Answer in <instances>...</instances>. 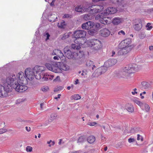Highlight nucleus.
Here are the masks:
<instances>
[{"label": "nucleus", "mask_w": 153, "mask_h": 153, "mask_svg": "<svg viewBox=\"0 0 153 153\" xmlns=\"http://www.w3.org/2000/svg\"><path fill=\"white\" fill-rule=\"evenodd\" d=\"M1 82L3 83H5L7 86L9 85L11 88L13 87L16 91L19 92L25 91L28 88L27 86L22 85L20 83L18 80L15 78V75L9 76L6 79H2Z\"/></svg>", "instance_id": "nucleus-1"}, {"label": "nucleus", "mask_w": 153, "mask_h": 153, "mask_svg": "<svg viewBox=\"0 0 153 153\" xmlns=\"http://www.w3.org/2000/svg\"><path fill=\"white\" fill-rule=\"evenodd\" d=\"M59 67L57 64L55 63L53 64L46 63L45 66L49 70L56 73H61L62 70L67 71L69 69L68 65L63 63L60 64Z\"/></svg>", "instance_id": "nucleus-2"}, {"label": "nucleus", "mask_w": 153, "mask_h": 153, "mask_svg": "<svg viewBox=\"0 0 153 153\" xmlns=\"http://www.w3.org/2000/svg\"><path fill=\"white\" fill-rule=\"evenodd\" d=\"M45 68L43 66H36L33 69L27 68L25 71V74L26 77L29 80H32L35 77V72L39 71L45 70Z\"/></svg>", "instance_id": "nucleus-3"}, {"label": "nucleus", "mask_w": 153, "mask_h": 153, "mask_svg": "<svg viewBox=\"0 0 153 153\" xmlns=\"http://www.w3.org/2000/svg\"><path fill=\"white\" fill-rule=\"evenodd\" d=\"M136 65L135 64H129L126 65L124 68L122 72L123 77L128 78L130 74L133 73L136 70Z\"/></svg>", "instance_id": "nucleus-4"}, {"label": "nucleus", "mask_w": 153, "mask_h": 153, "mask_svg": "<svg viewBox=\"0 0 153 153\" xmlns=\"http://www.w3.org/2000/svg\"><path fill=\"white\" fill-rule=\"evenodd\" d=\"M4 86L0 84V97H4L7 95V93L11 91L12 88L10 86H7L5 83H3Z\"/></svg>", "instance_id": "nucleus-5"}, {"label": "nucleus", "mask_w": 153, "mask_h": 153, "mask_svg": "<svg viewBox=\"0 0 153 153\" xmlns=\"http://www.w3.org/2000/svg\"><path fill=\"white\" fill-rule=\"evenodd\" d=\"M86 34V32L83 30H77L74 32L73 36L74 38H76L74 41L75 43H76L77 42L78 44L79 45L81 43V42H78V40L79 38L84 37Z\"/></svg>", "instance_id": "nucleus-6"}, {"label": "nucleus", "mask_w": 153, "mask_h": 153, "mask_svg": "<svg viewBox=\"0 0 153 153\" xmlns=\"http://www.w3.org/2000/svg\"><path fill=\"white\" fill-rule=\"evenodd\" d=\"M89 45L95 50H98L102 47V44L101 42L95 39H92L90 40Z\"/></svg>", "instance_id": "nucleus-7"}, {"label": "nucleus", "mask_w": 153, "mask_h": 153, "mask_svg": "<svg viewBox=\"0 0 153 153\" xmlns=\"http://www.w3.org/2000/svg\"><path fill=\"white\" fill-rule=\"evenodd\" d=\"M84 55L83 51H79V52L74 54V59L75 60L76 62L80 65L84 61Z\"/></svg>", "instance_id": "nucleus-8"}, {"label": "nucleus", "mask_w": 153, "mask_h": 153, "mask_svg": "<svg viewBox=\"0 0 153 153\" xmlns=\"http://www.w3.org/2000/svg\"><path fill=\"white\" fill-rule=\"evenodd\" d=\"M132 47L131 46L128 47L123 46V48L119 49L118 50L117 53H116V55L117 54L118 55L121 56L127 54L132 49Z\"/></svg>", "instance_id": "nucleus-9"}, {"label": "nucleus", "mask_w": 153, "mask_h": 153, "mask_svg": "<svg viewBox=\"0 0 153 153\" xmlns=\"http://www.w3.org/2000/svg\"><path fill=\"white\" fill-rule=\"evenodd\" d=\"M133 27L135 30L139 31L142 27L141 20L140 19H135L133 21Z\"/></svg>", "instance_id": "nucleus-10"}, {"label": "nucleus", "mask_w": 153, "mask_h": 153, "mask_svg": "<svg viewBox=\"0 0 153 153\" xmlns=\"http://www.w3.org/2000/svg\"><path fill=\"white\" fill-rule=\"evenodd\" d=\"M91 11L93 14L101 12L103 9V7L102 5H94L90 6Z\"/></svg>", "instance_id": "nucleus-11"}, {"label": "nucleus", "mask_w": 153, "mask_h": 153, "mask_svg": "<svg viewBox=\"0 0 153 153\" xmlns=\"http://www.w3.org/2000/svg\"><path fill=\"white\" fill-rule=\"evenodd\" d=\"M108 67L105 65L98 68L95 71L93 74H94L95 77H98L101 75L105 73L107 70Z\"/></svg>", "instance_id": "nucleus-12"}, {"label": "nucleus", "mask_w": 153, "mask_h": 153, "mask_svg": "<svg viewBox=\"0 0 153 153\" xmlns=\"http://www.w3.org/2000/svg\"><path fill=\"white\" fill-rule=\"evenodd\" d=\"M19 82L22 85H25V82L27 81V79L24 75V73L22 72H20L17 75Z\"/></svg>", "instance_id": "nucleus-13"}, {"label": "nucleus", "mask_w": 153, "mask_h": 153, "mask_svg": "<svg viewBox=\"0 0 153 153\" xmlns=\"http://www.w3.org/2000/svg\"><path fill=\"white\" fill-rule=\"evenodd\" d=\"M64 52L65 55L67 58L69 59L72 58L74 59V54H73L69 47L68 46L65 47L64 49Z\"/></svg>", "instance_id": "nucleus-14"}, {"label": "nucleus", "mask_w": 153, "mask_h": 153, "mask_svg": "<svg viewBox=\"0 0 153 153\" xmlns=\"http://www.w3.org/2000/svg\"><path fill=\"white\" fill-rule=\"evenodd\" d=\"M102 13L101 15H98L96 17V19H100V22L102 24L105 25L108 24H110L111 22L110 21H108L107 19L108 18L106 17L102 18Z\"/></svg>", "instance_id": "nucleus-15"}, {"label": "nucleus", "mask_w": 153, "mask_h": 153, "mask_svg": "<svg viewBox=\"0 0 153 153\" xmlns=\"http://www.w3.org/2000/svg\"><path fill=\"white\" fill-rule=\"evenodd\" d=\"M94 26V23L91 21H88L86 23L83 24L82 25V27L83 29L89 30L93 28Z\"/></svg>", "instance_id": "nucleus-16"}, {"label": "nucleus", "mask_w": 153, "mask_h": 153, "mask_svg": "<svg viewBox=\"0 0 153 153\" xmlns=\"http://www.w3.org/2000/svg\"><path fill=\"white\" fill-rule=\"evenodd\" d=\"M117 9L114 7H108L104 13V15L107 16L109 14H113L116 13Z\"/></svg>", "instance_id": "nucleus-17"}, {"label": "nucleus", "mask_w": 153, "mask_h": 153, "mask_svg": "<svg viewBox=\"0 0 153 153\" xmlns=\"http://www.w3.org/2000/svg\"><path fill=\"white\" fill-rule=\"evenodd\" d=\"M75 10L78 12L82 13L87 10V8L83 5L77 6L75 8Z\"/></svg>", "instance_id": "nucleus-18"}, {"label": "nucleus", "mask_w": 153, "mask_h": 153, "mask_svg": "<svg viewBox=\"0 0 153 153\" xmlns=\"http://www.w3.org/2000/svg\"><path fill=\"white\" fill-rule=\"evenodd\" d=\"M100 32L101 36L104 37L108 36L111 33L109 30L106 28L102 29Z\"/></svg>", "instance_id": "nucleus-19"}, {"label": "nucleus", "mask_w": 153, "mask_h": 153, "mask_svg": "<svg viewBox=\"0 0 153 153\" xmlns=\"http://www.w3.org/2000/svg\"><path fill=\"white\" fill-rule=\"evenodd\" d=\"M117 62L116 59H109L105 63V65L108 67L115 65Z\"/></svg>", "instance_id": "nucleus-20"}, {"label": "nucleus", "mask_w": 153, "mask_h": 153, "mask_svg": "<svg viewBox=\"0 0 153 153\" xmlns=\"http://www.w3.org/2000/svg\"><path fill=\"white\" fill-rule=\"evenodd\" d=\"M52 55H56L59 57H62L64 56L62 52L59 49H55L52 53Z\"/></svg>", "instance_id": "nucleus-21"}, {"label": "nucleus", "mask_w": 153, "mask_h": 153, "mask_svg": "<svg viewBox=\"0 0 153 153\" xmlns=\"http://www.w3.org/2000/svg\"><path fill=\"white\" fill-rule=\"evenodd\" d=\"M131 40L130 39H125L123 42L122 43H123V46L124 47H128V46H131L132 47V49L134 48V46L133 45H131Z\"/></svg>", "instance_id": "nucleus-22"}, {"label": "nucleus", "mask_w": 153, "mask_h": 153, "mask_svg": "<svg viewBox=\"0 0 153 153\" xmlns=\"http://www.w3.org/2000/svg\"><path fill=\"white\" fill-rule=\"evenodd\" d=\"M45 70H43L42 71H39V72L36 71L35 72V78L37 79H39L42 78V79L43 75H43L45 74V73H44V71Z\"/></svg>", "instance_id": "nucleus-23"}, {"label": "nucleus", "mask_w": 153, "mask_h": 153, "mask_svg": "<svg viewBox=\"0 0 153 153\" xmlns=\"http://www.w3.org/2000/svg\"><path fill=\"white\" fill-rule=\"evenodd\" d=\"M142 88L143 89H147L151 88V85L148 82H143L141 83Z\"/></svg>", "instance_id": "nucleus-24"}, {"label": "nucleus", "mask_w": 153, "mask_h": 153, "mask_svg": "<svg viewBox=\"0 0 153 153\" xmlns=\"http://www.w3.org/2000/svg\"><path fill=\"white\" fill-rule=\"evenodd\" d=\"M42 75V81H47L48 79L52 80L54 77V76L53 75H49L45 74L44 75L43 74Z\"/></svg>", "instance_id": "nucleus-25"}, {"label": "nucleus", "mask_w": 153, "mask_h": 153, "mask_svg": "<svg viewBox=\"0 0 153 153\" xmlns=\"http://www.w3.org/2000/svg\"><path fill=\"white\" fill-rule=\"evenodd\" d=\"M126 110L129 112H132L134 111V108L133 105L130 104H128L126 106Z\"/></svg>", "instance_id": "nucleus-26"}, {"label": "nucleus", "mask_w": 153, "mask_h": 153, "mask_svg": "<svg viewBox=\"0 0 153 153\" xmlns=\"http://www.w3.org/2000/svg\"><path fill=\"white\" fill-rule=\"evenodd\" d=\"M121 19L118 17H116L113 19L112 22L113 24L115 25H118L121 22Z\"/></svg>", "instance_id": "nucleus-27"}, {"label": "nucleus", "mask_w": 153, "mask_h": 153, "mask_svg": "<svg viewBox=\"0 0 153 153\" xmlns=\"http://www.w3.org/2000/svg\"><path fill=\"white\" fill-rule=\"evenodd\" d=\"M57 17L56 15L54 14L51 15L48 18V20L51 22H54L57 19Z\"/></svg>", "instance_id": "nucleus-28"}, {"label": "nucleus", "mask_w": 153, "mask_h": 153, "mask_svg": "<svg viewBox=\"0 0 153 153\" xmlns=\"http://www.w3.org/2000/svg\"><path fill=\"white\" fill-rule=\"evenodd\" d=\"M141 108L143 110H145V111L147 112H149L150 110V107L148 105L145 103H143Z\"/></svg>", "instance_id": "nucleus-29"}, {"label": "nucleus", "mask_w": 153, "mask_h": 153, "mask_svg": "<svg viewBox=\"0 0 153 153\" xmlns=\"http://www.w3.org/2000/svg\"><path fill=\"white\" fill-rule=\"evenodd\" d=\"M87 140L89 143H92L95 141V138L93 136H90L88 137Z\"/></svg>", "instance_id": "nucleus-30"}, {"label": "nucleus", "mask_w": 153, "mask_h": 153, "mask_svg": "<svg viewBox=\"0 0 153 153\" xmlns=\"http://www.w3.org/2000/svg\"><path fill=\"white\" fill-rule=\"evenodd\" d=\"M134 103L136 104L141 108L143 103L137 99H135L133 100Z\"/></svg>", "instance_id": "nucleus-31"}, {"label": "nucleus", "mask_w": 153, "mask_h": 153, "mask_svg": "<svg viewBox=\"0 0 153 153\" xmlns=\"http://www.w3.org/2000/svg\"><path fill=\"white\" fill-rule=\"evenodd\" d=\"M57 25L59 28H63L65 27V22L64 21H62L61 22L58 23Z\"/></svg>", "instance_id": "nucleus-32"}, {"label": "nucleus", "mask_w": 153, "mask_h": 153, "mask_svg": "<svg viewBox=\"0 0 153 153\" xmlns=\"http://www.w3.org/2000/svg\"><path fill=\"white\" fill-rule=\"evenodd\" d=\"M56 117V115L54 113L52 114L50 116V117L48 120V122L51 123L52 122L53 120L55 119Z\"/></svg>", "instance_id": "nucleus-33"}, {"label": "nucleus", "mask_w": 153, "mask_h": 153, "mask_svg": "<svg viewBox=\"0 0 153 153\" xmlns=\"http://www.w3.org/2000/svg\"><path fill=\"white\" fill-rule=\"evenodd\" d=\"M90 13L86 14L84 15L83 18L85 20H89L91 18Z\"/></svg>", "instance_id": "nucleus-34"}, {"label": "nucleus", "mask_w": 153, "mask_h": 153, "mask_svg": "<svg viewBox=\"0 0 153 153\" xmlns=\"http://www.w3.org/2000/svg\"><path fill=\"white\" fill-rule=\"evenodd\" d=\"M72 99L75 100H77L80 99L81 98V97L78 94H75L73 95L71 97Z\"/></svg>", "instance_id": "nucleus-35"}, {"label": "nucleus", "mask_w": 153, "mask_h": 153, "mask_svg": "<svg viewBox=\"0 0 153 153\" xmlns=\"http://www.w3.org/2000/svg\"><path fill=\"white\" fill-rule=\"evenodd\" d=\"M71 47L73 49H76V50H79L80 48V46H79L76 45L75 44H72L71 45Z\"/></svg>", "instance_id": "nucleus-36"}, {"label": "nucleus", "mask_w": 153, "mask_h": 153, "mask_svg": "<svg viewBox=\"0 0 153 153\" xmlns=\"http://www.w3.org/2000/svg\"><path fill=\"white\" fill-rule=\"evenodd\" d=\"M102 127L105 130V132H108L109 131L110 127L108 125H106L105 126H102Z\"/></svg>", "instance_id": "nucleus-37"}, {"label": "nucleus", "mask_w": 153, "mask_h": 153, "mask_svg": "<svg viewBox=\"0 0 153 153\" xmlns=\"http://www.w3.org/2000/svg\"><path fill=\"white\" fill-rule=\"evenodd\" d=\"M93 64V62L91 60L88 61L86 63L87 66L88 67H91Z\"/></svg>", "instance_id": "nucleus-38"}, {"label": "nucleus", "mask_w": 153, "mask_h": 153, "mask_svg": "<svg viewBox=\"0 0 153 153\" xmlns=\"http://www.w3.org/2000/svg\"><path fill=\"white\" fill-rule=\"evenodd\" d=\"M49 89V87L47 86H44L41 88L42 90L44 92H47Z\"/></svg>", "instance_id": "nucleus-39"}, {"label": "nucleus", "mask_w": 153, "mask_h": 153, "mask_svg": "<svg viewBox=\"0 0 153 153\" xmlns=\"http://www.w3.org/2000/svg\"><path fill=\"white\" fill-rule=\"evenodd\" d=\"M137 140H140L142 142L143 140V137L139 134H137Z\"/></svg>", "instance_id": "nucleus-40"}, {"label": "nucleus", "mask_w": 153, "mask_h": 153, "mask_svg": "<svg viewBox=\"0 0 153 153\" xmlns=\"http://www.w3.org/2000/svg\"><path fill=\"white\" fill-rule=\"evenodd\" d=\"M63 88V87L61 86H57L56 88L54 90V91H61L62 90Z\"/></svg>", "instance_id": "nucleus-41"}, {"label": "nucleus", "mask_w": 153, "mask_h": 153, "mask_svg": "<svg viewBox=\"0 0 153 153\" xmlns=\"http://www.w3.org/2000/svg\"><path fill=\"white\" fill-rule=\"evenodd\" d=\"M85 138L83 136H81L79 137L78 140V142L81 143L84 141Z\"/></svg>", "instance_id": "nucleus-42"}, {"label": "nucleus", "mask_w": 153, "mask_h": 153, "mask_svg": "<svg viewBox=\"0 0 153 153\" xmlns=\"http://www.w3.org/2000/svg\"><path fill=\"white\" fill-rule=\"evenodd\" d=\"M151 24L149 23H148L146 25V27L147 28V30H150L152 28V27L150 26Z\"/></svg>", "instance_id": "nucleus-43"}, {"label": "nucleus", "mask_w": 153, "mask_h": 153, "mask_svg": "<svg viewBox=\"0 0 153 153\" xmlns=\"http://www.w3.org/2000/svg\"><path fill=\"white\" fill-rule=\"evenodd\" d=\"M87 71L86 70H83L82 71V73L81 74L82 76L83 77H85V75H87Z\"/></svg>", "instance_id": "nucleus-44"}, {"label": "nucleus", "mask_w": 153, "mask_h": 153, "mask_svg": "<svg viewBox=\"0 0 153 153\" xmlns=\"http://www.w3.org/2000/svg\"><path fill=\"white\" fill-rule=\"evenodd\" d=\"M32 148L29 146H27L26 148V150L27 152H31L32 151Z\"/></svg>", "instance_id": "nucleus-45"}, {"label": "nucleus", "mask_w": 153, "mask_h": 153, "mask_svg": "<svg viewBox=\"0 0 153 153\" xmlns=\"http://www.w3.org/2000/svg\"><path fill=\"white\" fill-rule=\"evenodd\" d=\"M69 36V35L68 34H64L62 38V39L63 40L68 38Z\"/></svg>", "instance_id": "nucleus-46"}, {"label": "nucleus", "mask_w": 153, "mask_h": 153, "mask_svg": "<svg viewBox=\"0 0 153 153\" xmlns=\"http://www.w3.org/2000/svg\"><path fill=\"white\" fill-rule=\"evenodd\" d=\"M97 124V123L96 122H89L88 123V125L91 126H93L96 125Z\"/></svg>", "instance_id": "nucleus-47"}, {"label": "nucleus", "mask_w": 153, "mask_h": 153, "mask_svg": "<svg viewBox=\"0 0 153 153\" xmlns=\"http://www.w3.org/2000/svg\"><path fill=\"white\" fill-rule=\"evenodd\" d=\"M137 130V128H132L130 130V132L131 133H134L136 132Z\"/></svg>", "instance_id": "nucleus-48"}, {"label": "nucleus", "mask_w": 153, "mask_h": 153, "mask_svg": "<svg viewBox=\"0 0 153 153\" xmlns=\"http://www.w3.org/2000/svg\"><path fill=\"white\" fill-rule=\"evenodd\" d=\"M7 131V130L5 128H1L0 129V134H2Z\"/></svg>", "instance_id": "nucleus-49"}, {"label": "nucleus", "mask_w": 153, "mask_h": 153, "mask_svg": "<svg viewBox=\"0 0 153 153\" xmlns=\"http://www.w3.org/2000/svg\"><path fill=\"white\" fill-rule=\"evenodd\" d=\"M44 36H46V41L49 39V38L50 37V35L48 33H45L44 34Z\"/></svg>", "instance_id": "nucleus-50"}, {"label": "nucleus", "mask_w": 153, "mask_h": 153, "mask_svg": "<svg viewBox=\"0 0 153 153\" xmlns=\"http://www.w3.org/2000/svg\"><path fill=\"white\" fill-rule=\"evenodd\" d=\"M71 15H69L68 14H66L63 16V17L64 18H71Z\"/></svg>", "instance_id": "nucleus-51"}, {"label": "nucleus", "mask_w": 153, "mask_h": 153, "mask_svg": "<svg viewBox=\"0 0 153 153\" xmlns=\"http://www.w3.org/2000/svg\"><path fill=\"white\" fill-rule=\"evenodd\" d=\"M145 36V34L144 33H141L139 35V37L140 39H143L144 38Z\"/></svg>", "instance_id": "nucleus-52"}, {"label": "nucleus", "mask_w": 153, "mask_h": 153, "mask_svg": "<svg viewBox=\"0 0 153 153\" xmlns=\"http://www.w3.org/2000/svg\"><path fill=\"white\" fill-rule=\"evenodd\" d=\"M128 142L129 143L134 142L135 141V139L134 138H130L128 140Z\"/></svg>", "instance_id": "nucleus-53"}, {"label": "nucleus", "mask_w": 153, "mask_h": 153, "mask_svg": "<svg viewBox=\"0 0 153 153\" xmlns=\"http://www.w3.org/2000/svg\"><path fill=\"white\" fill-rule=\"evenodd\" d=\"M88 33L89 34L92 36H93L95 34L94 31L91 30H88Z\"/></svg>", "instance_id": "nucleus-54"}, {"label": "nucleus", "mask_w": 153, "mask_h": 153, "mask_svg": "<svg viewBox=\"0 0 153 153\" xmlns=\"http://www.w3.org/2000/svg\"><path fill=\"white\" fill-rule=\"evenodd\" d=\"M118 34L119 35H121V34L125 35V33L123 30H121L118 32Z\"/></svg>", "instance_id": "nucleus-55"}, {"label": "nucleus", "mask_w": 153, "mask_h": 153, "mask_svg": "<svg viewBox=\"0 0 153 153\" xmlns=\"http://www.w3.org/2000/svg\"><path fill=\"white\" fill-rule=\"evenodd\" d=\"M60 80V77L59 76H57L56 78L53 79L54 81H56Z\"/></svg>", "instance_id": "nucleus-56"}, {"label": "nucleus", "mask_w": 153, "mask_h": 153, "mask_svg": "<svg viewBox=\"0 0 153 153\" xmlns=\"http://www.w3.org/2000/svg\"><path fill=\"white\" fill-rule=\"evenodd\" d=\"M116 54H115V51H112L111 56H114H114H117V55H118L117 54L116 55Z\"/></svg>", "instance_id": "nucleus-57"}, {"label": "nucleus", "mask_w": 153, "mask_h": 153, "mask_svg": "<svg viewBox=\"0 0 153 153\" xmlns=\"http://www.w3.org/2000/svg\"><path fill=\"white\" fill-rule=\"evenodd\" d=\"M47 143L48 144H50V143H52V145H53L55 144L54 141H52L51 140H50L49 141L47 142Z\"/></svg>", "instance_id": "nucleus-58"}, {"label": "nucleus", "mask_w": 153, "mask_h": 153, "mask_svg": "<svg viewBox=\"0 0 153 153\" xmlns=\"http://www.w3.org/2000/svg\"><path fill=\"white\" fill-rule=\"evenodd\" d=\"M60 57H58V56H54V57H53V59L54 60H58L59 59V58H60Z\"/></svg>", "instance_id": "nucleus-59"}, {"label": "nucleus", "mask_w": 153, "mask_h": 153, "mask_svg": "<svg viewBox=\"0 0 153 153\" xmlns=\"http://www.w3.org/2000/svg\"><path fill=\"white\" fill-rule=\"evenodd\" d=\"M123 0H116V1L118 4H120L121 3Z\"/></svg>", "instance_id": "nucleus-60"}, {"label": "nucleus", "mask_w": 153, "mask_h": 153, "mask_svg": "<svg viewBox=\"0 0 153 153\" xmlns=\"http://www.w3.org/2000/svg\"><path fill=\"white\" fill-rule=\"evenodd\" d=\"M149 48L150 51H153V46H149Z\"/></svg>", "instance_id": "nucleus-61"}, {"label": "nucleus", "mask_w": 153, "mask_h": 153, "mask_svg": "<svg viewBox=\"0 0 153 153\" xmlns=\"http://www.w3.org/2000/svg\"><path fill=\"white\" fill-rule=\"evenodd\" d=\"M26 130L28 131H30V127L28 128L27 126L25 127Z\"/></svg>", "instance_id": "nucleus-62"}, {"label": "nucleus", "mask_w": 153, "mask_h": 153, "mask_svg": "<svg viewBox=\"0 0 153 153\" xmlns=\"http://www.w3.org/2000/svg\"><path fill=\"white\" fill-rule=\"evenodd\" d=\"M101 138L102 140H104L105 139V137L103 136L102 135H101Z\"/></svg>", "instance_id": "nucleus-63"}, {"label": "nucleus", "mask_w": 153, "mask_h": 153, "mask_svg": "<svg viewBox=\"0 0 153 153\" xmlns=\"http://www.w3.org/2000/svg\"><path fill=\"white\" fill-rule=\"evenodd\" d=\"M57 96H58V97H55V99H57L58 98H60V97L61 96V95L60 94H58Z\"/></svg>", "instance_id": "nucleus-64"}]
</instances>
